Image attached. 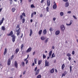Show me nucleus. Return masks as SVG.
I'll return each mask as SVG.
<instances>
[{"label":"nucleus","instance_id":"59","mask_svg":"<svg viewBox=\"0 0 78 78\" xmlns=\"http://www.w3.org/2000/svg\"><path fill=\"white\" fill-rule=\"evenodd\" d=\"M55 20H56V18L55 17H54L53 18V20H54V21H55Z\"/></svg>","mask_w":78,"mask_h":78},{"label":"nucleus","instance_id":"29","mask_svg":"<svg viewBox=\"0 0 78 78\" xmlns=\"http://www.w3.org/2000/svg\"><path fill=\"white\" fill-rule=\"evenodd\" d=\"M21 65L23 67H24L25 66V62H21Z\"/></svg>","mask_w":78,"mask_h":78},{"label":"nucleus","instance_id":"25","mask_svg":"<svg viewBox=\"0 0 78 78\" xmlns=\"http://www.w3.org/2000/svg\"><path fill=\"white\" fill-rule=\"evenodd\" d=\"M55 57V53H53L51 55V58H54Z\"/></svg>","mask_w":78,"mask_h":78},{"label":"nucleus","instance_id":"53","mask_svg":"<svg viewBox=\"0 0 78 78\" xmlns=\"http://www.w3.org/2000/svg\"><path fill=\"white\" fill-rule=\"evenodd\" d=\"M40 17H43V15L42 14H41L40 15Z\"/></svg>","mask_w":78,"mask_h":78},{"label":"nucleus","instance_id":"3","mask_svg":"<svg viewBox=\"0 0 78 78\" xmlns=\"http://www.w3.org/2000/svg\"><path fill=\"white\" fill-rule=\"evenodd\" d=\"M11 37H12V41L13 42H14L16 41V36L15 35L13 34Z\"/></svg>","mask_w":78,"mask_h":78},{"label":"nucleus","instance_id":"37","mask_svg":"<svg viewBox=\"0 0 78 78\" xmlns=\"http://www.w3.org/2000/svg\"><path fill=\"white\" fill-rule=\"evenodd\" d=\"M31 8H35V7L34 6V5L32 4L30 5Z\"/></svg>","mask_w":78,"mask_h":78},{"label":"nucleus","instance_id":"30","mask_svg":"<svg viewBox=\"0 0 78 78\" xmlns=\"http://www.w3.org/2000/svg\"><path fill=\"white\" fill-rule=\"evenodd\" d=\"M66 55L67 56H68V57H70V56H71V54H70L69 53H68L66 54Z\"/></svg>","mask_w":78,"mask_h":78},{"label":"nucleus","instance_id":"7","mask_svg":"<svg viewBox=\"0 0 78 78\" xmlns=\"http://www.w3.org/2000/svg\"><path fill=\"white\" fill-rule=\"evenodd\" d=\"M12 34H13V32L12 31H11L9 34H7V35L8 36H10L12 37Z\"/></svg>","mask_w":78,"mask_h":78},{"label":"nucleus","instance_id":"18","mask_svg":"<svg viewBox=\"0 0 78 78\" xmlns=\"http://www.w3.org/2000/svg\"><path fill=\"white\" fill-rule=\"evenodd\" d=\"M6 52H7V49H6V48H5V51L4 53V55H5L6 54Z\"/></svg>","mask_w":78,"mask_h":78},{"label":"nucleus","instance_id":"23","mask_svg":"<svg viewBox=\"0 0 78 78\" xmlns=\"http://www.w3.org/2000/svg\"><path fill=\"white\" fill-rule=\"evenodd\" d=\"M1 29L2 30H3V31H5V30H6L5 27L4 26L2 27H1Z\"/></svg>","mask_w":78,"mask_h":78},{"label":"nucleus","instance_id":"35","mask_svg":"<svg viewBox=\"0 0 78 78\" xmlns=\"http://www.w3.org/2000/svg\"><path fill=\"white\" fill-rule=\"evenodd\" d=\"M48 38H47L46 40L44 41L45 43H47V42H48Z\"/></svg>","mask_w":78,"mask_h":78},{"label":"nucleus","instance_id":"56","mask_svg":"<svg viewBox=\"0 0 78 78\" xmlns=\"http://www.w3.org/2000/svg\"><path fill=\"white\" fill-rule=\"evenodd\" d=\"M63 2H68V0H63Z\"/></svg>","mask_w":78,"mask_h":78},{"label":"nucleus","instance_id":"16","mask_svg":"<svg viewBox=\"0 0 78 78\" xmlns=\"http://www.w3.org/2000/svg\"><path fill=\"white\" fill-rule=\"evenodd\" d=\"M43 33L44 34H47V30L46 29H44V30H43Z\"/></svg>","mask_w":78,"mask_h":78},{"label":"nucleus","instance_id":"1","mask_svg":"<svg viewBox=\"0 0 78 78\" xmlns=\"http://www.w3.org/2000/svg\"><path fill=\"white\" fill-rule=\"evenodd\" d=\"M50 66V64L49 63V62L47 60H45V67H48Z\"/></svg>","mask_w":78,"mask_h":78},{"label":"nucleus","instance_id":"61","mask_svg":"<svg viewBox=\"0 0 78 78\" xmlns=\"http://www.w3.org/2000/svg\"><path fill=\"white\" fill-rule=\"evenodd\" d=\"M52 49H55V46H52Z\"/></svg>","mask_w":78,"mask_h":78},{"label":"nucleus","instance_id":"15","mask_svg":"<svg viewBox=\"0 0 78 78\" xmlns=\"http://www.w3.org/2000/svg\"><path fill=\"white\" fill-rule=\"evenodd\" d=\"M59 33H60V31L57 30L55 32V35H58V34H59Z\"/></svg>","mask_w":78,"mask_h":78},{"label":"nucleus","instance_id":"34","mask_svg":"<svg viewBox=\"0 0 78 78\" xmlns=\"http://www.w3.org/2000/svg\"><path fill=\"white\" fill-rule=\"evenodd\" d=\"M42 60H39L38 62V65H40L41 64V62H42Z\"/></svg>","mask_w":78,"mask_h":78},{"label":"nucleus","instance_id":"62","mask_svg":"<svg viewBox=\"0 0 78 78\" xmlns=\"http://www.w3.org/2000/svg\"><path fill=\"white\" fill-rule=\"evenodd\" d=\"M27 59L28 58H27L26 59H24V61H27Z\"/></svg>","mask_w":78,"mask_h":78},{"label":"nucleus","instance_id":"5","mask_svg":"<svg viewBox=\"0 0 78 78\" xmlns=\"http://www.w3.org/2000/svg\"><path fill=\"white\" fill-rule=\"evenodd\" d=\"M16 32H17V35L18 36H19V34L20 33V28H19L17 30H16Z\"/></svg>","mask_w":78,"mask_h":78},{"label":"nucleus","instance_id":"60","mask_svg":"<svg viewBox=\"0 0 78 78\" xmlns=\"http://www.w3.org/2000/svg\"><path fill=\"white\" fill-rule=\"evenodd\" d=\"M35 53H36L34 51L33 53V55H35Z\"/></svg>","mask_w":78,"mask_h":78},{"label":"nucleus","instance_id":"57","mask_svg":"<svg viewBox=\"0 0 78 78\" xmlns=\"http://www.w3.org/2000/svg\"><path fill=\"white\" fill-rule=\"evenodd\" d=\"M28 60H27L26 62V64H28Z\"/></svg>","mask_w":78,"mask_h":78},{"label":"nucleus","instance_id":"4","mask_svg":"<svg viewBox=\"0 0 78 78\" xmlns=\"http://www.w3.org/2000/svg\"><path fill=\"white\" fill-rule=\"evenodd\" d=\"M51 54H52V51H50L49 52L48 57L47 59H49V58L51 56Z\"/></svg>","mask_w":78,"mask_h":78},{"label":"nucleus","instance_id":"17","mask_svg":"<svg viewBox=\"0 0 78 78\" xmlns=\"http://www.w3.org/2000/svg\"><path fill=\"white\" fill-rule=\"evenodd\" d=\"M15 66L16 68H17V62L16 61L15 62Z\"/></svg>","mask_w":78,"mask_h":78},{"label":"nucleus","instance_id":"64","mask_svg":"<svg viewBox=\"0 0 78 78\" xmlns=\"http://www.w3.org/2000/svg\"><path fill=\"white\" fill-rule=\"evenodd\" d=\"M22 34V36L20 37L21 38H22V37H23V34Z\"/></svg>","mask_w":78,"mask_h":78},{"label":"nucleus","instance_id":"12","mask_svg":"<svg viewBox=\"0 0 78 78\" xmlns=\"http://www.w3.org/2000/svg\"><path fill=\"white\" fill-rule=\"evenodd\" d=\"M73 22V20H71L70 21V23L69 24L66 23V25L67 26H70V25L72 24V23Z\"/></svg>","mask_w":78,"mask_h":78},{"label":"nucleus","instance_id":"46","mask_svg":"<svg viewBox=\"0 0 78 78\" xmlns=\"http://www.w3.org/2000/svg\"><path fill=\"white\" fill-rule=\"evenodd\" d=\"M75 51H73L72 52V54L73 55L75 54Z\"/></svg>","mask_w":78,"mask_h":78},{"label":"nucleus","instance_id":"26","mask_svg":"<svg viewBox=\"0 0 78 78\" xmlns=\"http://www.w3.org/2000/svg\"><path fill=\"white\" fill-rule=\"evenodd\" d=\"M65 67V65L64 64H63L62 66V70H64V69Z\"/></svg>","mask_w":78,"mask_h":78},{"label":"nucleus","instance_id":"51","mask_svg":"<svg viewBox=\"0 0 78 78\" xmlns=\"http://www.w3.org/2000/svg\"><path fill=\"white\" fill-rule=\"evenodd\" d=\"M34 16V14H33V13H32L31 14V17L32 18L33 17V16Z\"/></svg>","mask_w":78,"mask_h":78},{"label":"nucleus","instance_id":"13","mask_svg":"<svg viewBox=\"0 0 78 78\" xmlns=\"http://www.w3.org/2000/svg\"><path fill=\"white\" fill-rule=\"evenodd\" d=\"M47 4L48 5V6H49L50 5V0H48L47 1Z\"/></svg>","mask_w":78,"mask_h":78},{"label":"nucleus","instance_id":"36","mask_svg":"<svg viewBox=\"0 0 78 78\" xmlns=\"http://www.w3.org/2000/svg\"><path fill=\"white\" fill-rule=\"evenodd\" d=\"M43 59H45L46 58V56L45 55V54L43 55Z\"/></svg>","mask_w":78,"mask_h":78},{"label":"nucleus","instance_id":"58","mask_svg":"<svg viewBox=\"0 0 78 78\" xmlns=\"http://www.w3.org/2000/svg\"><path fill=\"white\" fill-rule=\"evenodd\" d=\"M32 13L33 14H34L35 15V14H36V12H34V13Z\"/></svg>","mask_w":78,"mask_h":78},{"label":"nucleus","instance_id":"39","mask_svg":"<svg viewBox=\"0 0 78 78\" xmlns=\"http://www.w3.org/2000/svg\"><path fill=\"white\" fill-rule=\"evenodd\" d=\"M69 69H70V72L71 73V72H72V66H70L69 67Z\"/></svg>","mask_w":78,"mask_h":78},{"label":"nucleus","instance_id":"49","mask_svg":"<svg viewBox=\"0 0 78 78\" xmlns=\"http://www.w3.org/2000/svg\"><path fill=\"white\" fill-rule=\"evenodd\" d=\"M14 56V55H12V56H11V59H13V57Z\"/></svg>","mask_w":78,"mask_h":78},{"label":"nucleus","instance_id":"8","mask_svg":"<svg viewBox=\"0 0 78 78\" xmlns=\"http://www.w3.org/2000/svg\"><path fill=\"white\" fill-rule=\"evenodd\" d=\"M11 59L9 58L7 61V64L8 66H10V65L11 64Z\"/></svg>","mask_w":78,"mask_h":78},{"label":"nucleus","instance_id":"54","mask_svg":"<svg viewBox=\"0 0 78 78\" xmlns=\"http://www.w3.org/2000/svg\"><path fill=\"white\" fill-rule=\"evenodd\" d=\"M68 14H70L71 13V11H69L68 12H67Z\"/></svg>","mask_w":78,"mask_h":78},{"label":"nucleus","instance_id":"21","mask_svg":"<svg viewBox=\"0 0 78 78\" xmlns=\"http://www.w3.org/2000/svg\"><path fill=\"white\" fill-rule=\"evenodd\" d=\"M55 71V69H52L51 70V73H54V71Z\"/></svg>","mask_w":78,"mask_h":78},{"label":"nucleus","instance_id":"40","mask_svg":"<svg viewBox=\"0 0 78 78\" xmlns=\"http://www.w3.org/2000/svg\"><path fill=\"white\" fill-rule=\"evenodd\" d=\"M15 10H16V9H15V8H12V12H14Z\"/></svg>","mask_w":78,"mask_h":78},{"label":"nucleus","instance_id":"47","mask_svg":"<svg viewBox=\"0 0 78 78\" xmlns=\"http://www.w3.org/2000/svg\"><path fill=\"white\" fill-rule=\"evenodd\" d=\"M37 67H35V69L34 70V71L35 72H36V70H37Z\"/></svg>","mask_w":78,"mask_h":78},{"label":"nucleus","instance_id":"22","mask_svg":"<svg viewBox=\"0 0 78 78\" xmlns=\"http://www.w3.org/2000/svg\"><path fill=\"white\" fill-rule=\"evenodd\" d=\"M30 36H31V35H32V34H33V31H32V30L31 29H30Z\"/></svg>","mask_w":78,"mask_h":78},{"label":"nucleus","instance_id":"43","mask_svg":"<svg viewBox=\"0 0 78 78\" xmlns=\"http://www.w3.org/2000/svg\"><path fill=\"white\" fill-rule=\"evenodd\" d=\"M66 76V74H64V73H63L62 74V78L63 77V76Z\"/></svg>","mask_w":78,"mask_h":78},{"label":"nucleus","instance_id":"6","mask_svg":"<svg viewBox=\"0 0 78 78\" xmlns=\"http://www.w3.org/2000/svg\"><path fill=\"white\" fill-rule=\"evenodd\" d=\"M53 9H56L57 8V5H56V3L55 2H54V5H53Z\"/></svg>","mask_w":78,"mask_h":78},{"label":"nucleus","instance_id":"44","mask_svg":"<svg viewBox=\"0 0 78 78\" xmlns=\"http://www.w3.org/2000/svg\"><path fill=\"white\" fill-rule=\"evenodd\" d=\"M25 22V19H23L22 23H24V22Z\"/></svg>","mask_w":78,"mask_h":78},{"label":"nucleus","instance_id":"19","mask_svg":"<svg viewBox=\"0 0 78 78\" xmlns=\"http://www.w3.org/2000/svg\"><path fill=\"white\" fill-rule=\"evenodd\" d=\"M41 39L42 41H44V40L45 39V37H44V36H41Z\"/></svg>","mask_w":78,"mask_h":78},{"label":"nucleus","instance_id":"63","mask_svg":"<svg viewBox=\"0 0 78 78\" xmlns=\"http://www.w3.org/2000/svg\"><path fill=\"white\" fill-rule=\"evenodd\" d=\"M34 65H35L34 63H33L32 64V66H34Z\"/></svg>","mask_w":78,"mask_h":78},{"label":"nucleus","instance_id":"33","mask_svg":"<svg viewBox=\"0 0 78 78\" xmlns=\"http://www.w3.org/2000/svg\"><path fill=\"white\" fill-rule=\"evenodd\" d=\"M41 77H42V76L41 75H39L37 76V78H41Z\"/></svg>","mask_w":78,"mask_h":78},{"label":"nucleus","instance_id":"55","mask_svg":"<svg viewBox=\"0 0 78 78\" xmlns=\"http://www.w3.org/2000/svg\"><path fill=\"white\" fill-rule=\"evenodd\" d=\"M44 0H41V3H44Z\"/></svg>","mask_w":78,"mask_h":78},{"label":"nucleus","instance_id":"50","mask_svg":"<svg viewBox=\"0 0 78 78\" xmlns=\"http://www.w3.org/2000/svg\"><path fill=\"white\" fill-rule=\"evenodd\" d=\"M19 25H17V27H16V28H19Z\"/></svg>","mask_w":78,"mask_h":78},{"label":"nucleus","instance_id":"42","mask_svg":"<svg viewBox=\"0 0 78 78\" xmlns=\"http://www.w3.org/2000/svg\"><path fill=\"white\" fill-rule=\"evenodd\" d=\"M22 15L23 16H24V17H26V16L25 15V13L23 12L22 14Z\"/></svg>","mask_w":78,"mask_h":78},{"label":"nucleus","instance_id":"20","mask_svg":"<svg viewBox=\"0 0 78 78\" xmlns=\"http://www.w3.org/2000/svg\"><path fill=\"white\" fill-rule=\"evenodd\" d=\"M60 16H64V12H60Z\"/></svg>","mask_w":78,"mask_h":78},{"label":"nucleus","instance_id":"28","mask_svg":"<svg viewBox=\"0 0 78 78\" xmlns=\"http://www.w3.org/2000/svg\"><path fill=\"white\" fill-rule=\"evenodd\" d=\"M42 30H39L38 32V34L40 35H41L42 34Z\"/></svg>","mask_w":78,"mask_h":78},{"label":"nucleus","instance_id":"52","mask_svg":"<svg viewBox=\"0 0 78 78\" xmlns=\"http://www.w3.org/2000/svg\"><path fill=\"white\" fill-rule=\"evenodd\" d=\"M22 18H23V16H22V15H21L20 16V19H22Z\"/></svg>","mask_w":78,"mask_h":78},{"label":"nucleus","instance_id":"41","mask_svg":"<svg viewBox=\"0 0 78 78\" xmlns=\"http://www.w3.org/2000/svg\"><path fill=\"white\" fill-rule=\"evenodd\" d=\"M73 17L75 19H76V20H77V18L76 16H73Z\"/></svg>","mask_w":78,"mask_h":78},{"label":"nucleus","instance_id":"48","mask_svg":"<svg viewBox=\"0 0 78 78\" xmlns=\"http://www.w3.org/2000/svg\"><path fill=\"white\" fill-rule=\"evenodd\" d=\"M67 73V71H65L64 72V74L66 75Z\"/></svg>","mask_w":78,"mask_h":78},{"label":"nucleus","instance_id":"10","mask_svg":"<svg viewBox=\"0 0 78 78\" xmlns=\"http://www.w3.org/2000/svg\"><path fill=\"white\" fill-rule=\"evenodd\" d=\"M5 20L4 18H2V20L0 21V25H1L2 23H3V21Z\"/></svg>","mask_w":78,"mask_h":78},{"label":"nucleus","instance_id":"9","mask_svg":"<svg viewBox=\"0 0 78 78\" xmlns=\"http://www.w3.org/2000/svg\"><path fill=\"white\" fill-rule=\"evenodd\" d=\"M32 50V48L30 47L28 48V49L26 51L27 53H29V52H30L31 50Z\"/></svg>","mask_w":78,"mask_h":78},{"label":"nucleus","instance_id":"14","mask_svg":"<svg viewBox=\"0 0 78 78\" xmlns=\"http://www.w3.org/2000/svg\"><path fill=\"white\" fill-rule=\"evenodd\" d=\"M39 69H38L37 71H36V72L35 73V75L36 76V75H37L39 73Z\"/></svg>","mask_w":78,"mask_h":78},{"label":"nucleus","instance_id":"32","mask_svg":"<svg viewBox=\"0 0 78 78\" xmlns=\"http://www.w3.org/2000/svg\"><path fill=\"white\" fill-rule=\"evenodd\" d=\"M46 10L47 12H49V8H48V7H47L46 8Z\"/></svg>","mask_w":78,"mask_h":78},{"label":"nucleus","instance_id":"2","mask_svg":"<svg viewBox=\"0 0 78 78\" xmlns=\"http://www.w3.org/2000/svg\"><path fill=\"white\" fill-rule=\"evenodd\" d=\"M60 29L61 31H64V30H65V26H64V25H61L60 26Z\"/></svg>","mask_w":78,"mask_h":78},{"label":"nucleus","instance_id":"45","mask_svg":"<svg viewBox=\"0 0 78 78\" xmlns=\"http://www.w3.org/2000/svg\"><path fill=\"white\" fill-rule=\"evenodd\" d=\"M68 59L69 61H70L71 59H72V58H71V57H69Z\"/></svg>","mask_w":78,"mask_h":78},{"label":"nucleus","instance_id":"27","mask_svg":"<svg viewBox=\"0 0 78 78\" xmlns=\"http://www.w3.org/2000/svg\"><path fill=\"white\" fill-rule=\"evenodd\" d=\"M54 30V29L52 28V27H50L49 29V31L50 32H51V31H53Z\"/></svg>","mask_w":78,"mask_h":78},{"label":"nucleus","instance_id":"11","mask_svg":"<svg viewBox=\"0 0 78 78\" xmlns=\"http://www.w3.org/2000/svg\"><path fill=\"white\" fill-rule=\"evenodd\" d=\"M69 6V3L68 2H66L65 3V7L66 8H67Z\"/></svg>","mask_w":78,"mask_h":78},{"label":"nucleus","instance_id":"24","mask_svg":"<svg viewBox=\"0 0 78 78\" xmlns=\"http://www.w3.org/2000/svg\"><path fill=\"white\" fill-rule=\"evenodd\" d=\"M19 51V49L17 48L16 49V53L17 54Z\"/></svg>","mask_w":78,"mask_h":78},{"label":"nucleus","instance_id":"38","mask_svg":"<svg viewBox=\"0 0 78 78\" xmlns=\"http://www.w3.org/2000/svg\"><path fill=\"white\" fill-rule=\"evenodd\" d=\"M23 44L21 45V49H22H22H23Z\"/></svg>","mask_w":78,"mask_h":78},{"label":"nucleus","instance_id":"31","mask_svg":"<svg viewBox=\"0 0 78 78\" xmlns=\"http://www.w3.org/2000/svg\"><path fill=\"white\" fill-rule=\"evenodd\" d=\"M34 61L35 64H37V58H34Z\"/></svg>","mask_w":78,"mask_h":78}]
</instances>
